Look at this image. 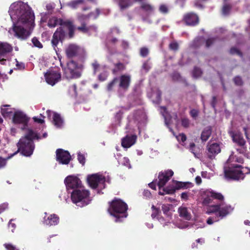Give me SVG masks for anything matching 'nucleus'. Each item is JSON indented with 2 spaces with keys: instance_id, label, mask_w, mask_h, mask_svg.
<instances>
[{
  "instance_id": "f257e3e1",
  "label": "nucleus",
  "mask_w": 250,
  "mask_h": 250,
  "mask_svg": "<svg viewBox=\"0 0 250 250\" xmlns=\"http://www.w3.org/2000/svg\"><path fill=\"white\" fill-rule=\"evenodd\" d=\"M8 12L13 22L9 33L21 40H26L35 25V16L31 9L26 3L17 1L10 5Z\"/></svg>"
},
{
  "instance_id": "f03ea898",
  "label": "nucleus",
  "mask_w": 250,
  "mask_h": 250,
  "mask_svg": "<svg viewBox=\"0 0 250 250\" xmlns=\"http://www.w3.org/2000/svg\"><path fill=\"white\" fill-rule=\"evenodd\" d=\"M199 200L203 206H208L207 213H215L216 216L210 217L207 221L208 225H212L218 222L229 214L233 210V208L224 201V196L211 188H202L199 191Z\"/></svg>"
},
{
  "instance_id": "7ed1b4c3",
  "label": "nucleus",
  "mask_w": 250,
  "mask_h": 250,
  "mask_svg": "<svg viewBox=\"0 0 250 250\" xmlns=\"http://www.w3.org/2000/svg\"><path fill=\"white\" fill-rule=\"evenodd\" d=\"M47 25L50 28H54L57 25H61L54 33L51 42L54 50L57 53L56 49L57 44L65 36V32L63 28H66L68 29L69 37L72 38L73 36L75 27L72 22L70 21H62L55 17H53L49 19Z\"/></svg>"
},
{
  "instance_id": "20e7f679",
  "label": "nucleus",
  "mask_w": 250,
  "mask_h": 250,
  "mask_svg": "<svg viewBox=\"0 0 250 250\" xmlns=\"http://www.w3.org/2000/svg\"><path fill=\"white\" fill-rule=\"evenodd\" d=\"M173 171L171 169H167L159 173L157 186L159 187V194L160 195H163L165 194H171L174 193L176 190L187 188V186L188 184V183L175 180H172L167 187H164V186L170 179V177L173 176Z\"/></svg>"
},
{
  "instance_id": "39448f33",
  "label": "nucleus",
  "mask_w": 250,
  "mask_h": 250,
  "mask_svg": "<svg viewBox=\"0 0 250 250\" xmlns=\"http://www.w3.org/2000/svg\"><path fill=\"white\" fill-rule=\"evenodd\" d=\"M47 134L44 132L41 136L40 134L34 131L32 129H28L25 136L21 138L17 144L19 150L25 156H31L34 150L35 146L33 140H40L47 137Z\"/></svg>"
},
{
  "instance_id": "423d86ee",
  "label": "nucleus",
  "mask_w": 250,
  "mask_h": 250,
  "mask_svg": "<svg viewBox=\"0 0 250 250\" xmlns=\"http://www.w3.org/2000/svg\"><path fill=\"white\" fill-rule=\"evenodd\" d=\"M250 173V169L248 167H244L241 165L232 163L228 168L224 169V176L228 180H243L246 174Z\"/></svg>"
},
{
  "instance_id": "0eeeda50",
  "label": "nucleus",
  "mask_w": 250,
  "mask_h": 250,
  "mask_svg": "<svg viewBox=\"0 0 250 250\" xmlns=\"http://www.w3.org/2000/svg\"><path fill=\"white\" fill-rule=\"evenodd\" d=\"M127 205L120 199H115L109 205L108 209L109 213L114 218L116 222H121L127 216Z\"/></svg>"
},
{
  "instance_id": "6e6552de",
  "label": "nucleus",
  "mask_w": 250,
  "mask_h": 250,
  "mask_svg": "<svg viewBox=\"0 0 250 250\" xmlns=\"http://www.w3.org/2000/svg\"><path fill=\"white\" fill-rule=\"evenodd\" d=\"M71 197L72 202L79 207L87 206L92 200L89 191L83 186L72 191Z\"/></svg>"
},
{
  "instance_id": "1a4fd4ad",
  "label": "nucleus",
  "mask_w": 250,
  "mask_h": 250,
  "mask_svg": "<svg viewBox=\"0 0 250 250\" xmlns=\"http://www.w3.org/2000/svg\"><path fill=\"white\" fill-rule=\"evenodd\" d=\"M87 181L89 186L93 189H97L98 193H102L100 190L105 188V183L109 181V177L102 173H97L88 175Z\"/></svg>"
},
{
  "instance_id": "9d476101",
  "label": "nucleus",
  "mask_w": 250,
  "mask_h": 250,
  "mask_svg": "<svg viewBox=\"0 0 250 250\" xmlns=\"http://www.w3.org/2000/svg\"><path fill=\"white\" fill-rule=\"evenodd\" d=\"M99 9H97L95 12H91L88 14H83L81 15H79L78 19L80 22H81L82 26L78 27V30L84 33H87L89 35L96 33L97 28L95 26H92L87 27L84 22L89 19H96L99 15Z\"/></svg>"
},
{
  "instance_id": "9b49d317",
  "label": "nucleus",
  "mask_w": 250,
  "mask_h": 250,
  "mask_svg": "<svg viewBox=\"0 0 250 250\" xmlns=\"http://www.w3.org/2000/svg\"><path fill=\"white\" fill-rule=\"evenodd\" d=\"M146 120V115L144 111L139 110L135 111L128 117V123L126 126L127 130H135L139 129L140 125Z\"/></svg>"
},
{
  "instance_id": "f8f14e48",
  "label": "nucleus",
  "mask_w": 250,
  "mask_h": 250,
  "mask_svg": "<svg viewBox=\"0 0 250 250\" xmlns=\"http://www.w3.org/2000/svg\"><path fill=\"white\" fill-rule=\"evenodd\" d=\"M29 118L22 111L19 110L14 111L12 116L13 123L22 130L27 131Z\"/></svg>"
},
{
  "instance_id": "ddd939ff",
  "label": "nucleus",
  "mask_w": 250,
  "mask_h": 250,
  "mask_svg": "<svg viewBox=\"0 0 250 250\" xmlns=\"http://www.w3.org/2000/svg\"><path fill=\"white\" fill-rule=\"evenodd\" d=\"M63 75L66 79L77 78L81 76L79 67L73 61L67 62L66 66L63 67Z\"/></svg>"
},
{
  "instance_id": "4468645a",
  "label": "nucleus",
  "mask_w": 250,
  "mask_h": 250,
  "mask_svg": "<svg viewBox=\"0 0 250 250\" xmlns=\"http://www.w3.org/2000/svg\"><path fill=\"white\" fill-rule=\"evenodd\" d=\"M44 77L46 83L53 86L61 80V74L58 68H53L44 74Z\"/></svg>"
},
{
  "instance_id": "2eb2a0df",
  "label": "nucleus",
  "mask_w": 250,
  "mask_h": 250,
  "mask_svg": "<svg viewBox=\"0 0 250 250\" xmlns=\"http://www.w3.org/2000/svg\"><path fill=\"white\" fill-rule=\"evenodd\" d=\"M229 132L233 141L236 143L240 147L239 148H237V150L239 151L240 153L244 155L246 154L248 150L247 147L245 146L246 142L242 135L239 132H234L232 130H229Z\"/></svg>"
},
{
  "instance_id": "dca6fc26",
  "label": "nucleus",
  "mask_w": 250,
  "mask_h": 250,
  "mask_svg": "<svg viewBox=\"0 0 250 250\" xmlns=\"http://www.w3.org/2000/svg\"><path fill=\"white\" fill-rule=\"evenodd\" d=\"M66 189L68 191L74 190L82 186L81 180L76 176L70 175L64 180Z\"/></svg>"
},
{
  "instance_id": "f3484780",
  "label": "nucleus",
  "mask_w": 250,
  "mask_h": 250,
  "mask_svg": "<svg viewBox=\"0 0 250 250\" xmlns=\"http://www.w3.org/2000/svg\"><path fill=\"white\" fill-rule=\"evenodd\" d=\"M56 155L57 161L61 164L67 165L71 160V156L69 152L63 149H57Z\"/></svg>"
},
{
  "instance_id": "a211bd4d",
  "label": "nucleus",
  "mask_w": 250,
  "mask_h": 250,
  "mask_svg": "<svg viewBox=\"0 0 250 250\" xmlns=\"http://www.w3.org/2000/svg\"><path fill=\"white\" fill-rule=\"evenodd\" d=\"M13 50L11 44L6 42H0V63L5 64L7 60L4 58L7 53L10 52Z\"/></svg>"
},
{
  "instance_id": "6ab92c4d",
  "label": "nucleus",
  "mask_w": 250,
  "mask_h": 250,
  "mask_svg": "<svg viewBox=\"0 0 250 250\" xmlns=\"http://www.w3.org/2000/svg\"><path fill=\"white\" fill-rule=\"evenodd\" d=\"M119 89L126 90L130 83L131 76L128 74H124L119 77L116 78Z\"/></svg>"
},
{
  "instance_id": "aec40b11",
  "label": "nucleus",
  "mask_w": 250,
  "mask_h": 250,
  "mask_svg": "<svg viewBox=\"0 0 250 250\" xmlns=\"http://www.w3.org/2000/svg\"><path fill=\"white\" fill-rule=\"evenodd\" d=\"M46 112L48 118L52 120L56 127L61 128L63 126V120L60 114L50 110H47Z\"/></svg>"
},
{
  "instance_id": "412c9836",
  "label": "nucleus",
  "mask_w": 250,
  "mask_h": 250,
  "mask_svg": "<svg viewBox=\"0 0 250 250\" xmlns=\"http://www.w3.org/2000/svg\"><path fill=\"white\" fill-rule=\"evenodd\" d=\"M60 218L55 214L48 215L46 212L44 213L42 223L43 225L48 226H56L59 223Z\"/></svg>"
},
{
  "instance_id": "4be33fe9",
  "label": "nucleus",
  "mask_w": 250,
  "mask_h": 250,
  "mask_svg": "<svg viewBox=\"0 0 250 250\" xmlns=\"http://www.w3.org/2000/svg\"><path fill=\"white\" fill-rule=\"evenodd\" d=\"M136 135L127 134L125 137L122 139V146L126 149L129 148L135 144L136 141Z\"/></svg>"
},
{
  "instance_id": "5701e85b",
  "label": "nucleus",
  "mask_w": 250,
  "mask_h": 250,
  "mask_svg": "<svg viewBox=\"0 0 250 250\" xmlns=\"http://www.w3.org/2000/svg\"><path fill=\"white\" fill-rule=\"evenodd\" d=\"M92 65L95 73L98 71H103L98 76V79L101 81H105L107 79L108 75L107 71L106 70H104L103 66L100 65L96 61L93 62Z\"/></svg>"
},
{
  "instance_id": "b1692460",
  "label": "nucleus",
  "mask_w": 250,
  "mask_h": 250,
  "mask_svg": "<svg viewBox=\"0 0 250 250\" xmlns=\"http://www.w3.org/2000/svg\"><path fill=\"white\" fill-rule=\"evenodd\" d=\"M207 150L209 157L211 158L220 152L221 147L218 143H209L208 146Z\"/></svg>"
},
{
  "instance_id": "393cba45",
  "label": "nucleus",
  "mask_w": 250,
  "mask_h": 250,
  "mask_svg": "<svg viewBox=\"0 0 250 250\" xmlns=\"http://www.w3.org/2000/svg\"><path fill=\"white\" fill-rule=\"evenodd\" d=\"M160 110L161 113L164 118L166 125L169 128V130L171 131V129L169 127V125L173 122L174 121L175 123L176 122V118L172 119L169 115V113L167 112L165 107H161Z\"/></svg>"
},
{
  "instance_id": "a878e982",
  "label": "nucleus",
  "mask_w": 250,
  "mask_h": 250,
  "mask_svg": "<svg viewBox=\"0 0 250 250\" xmlns=\"http://www.w3.org/2000/svg\"><path fill=\"white\" fill-rule=\"evenodd\" d=\"M80 48L76 44H71L66 48L65 52L68 58H72L78 55Z\"/></svg>"
},
{
  "instance_id": "bb28decb",
  "label": "nucleus",
  "mask_w": 250,
  "mask_h": 250,
  "mask_svg": "<svg viewBox=\"0 0 250 250\" xmlns=\"http://www.w3.org/2000/svg\"><path fill=\"white\" fill-rule=\"evenodd\" d=\"M192 210L185 206H181L178 208L180 216L187 220H190L192 218Z\"/></svg>"
},
{
  "instance_id": "cd10ccee",
  "label": "nucleus",
  "mask_w": 250,
  "mask_h": 250,
  "mask_svg": "<svg viewBox=\"0 0 250 250\" xmlns=\"http://www.w3.org/2000/svg\"><path fill=\"white\" fill-rule=\"evenodd\" d=\"M184 21L187 25L193 26L198 23L199 19L196 14L191 13L185 16Z\"/></svg>"
},
{
  "instance_id": "c85d7f7f",
  "label": "nucleus",
  "mask_w": 250,
  "mask_h": 250,
  "mask_svg": "<svg viewBox=\"0 0 250 250\" xmlns=\"http://www.w3.org/2000/svg\"><path fill=\"white\" fill-rule=\"evenodd\" d=\"M152 208H153V213L151 214V216L153 218H157L158 221L164 226L167 225V223L170 222L171 217L168 218L166 217L167 218L165 220L163 217L160 216L159 210L155 208L154 206H152Z\"/></svg>"
},
{
  "instance_id": "c756f323",
  "label": "nucleus",
  "mask_w": 250,
  "mask_h": 250,
  "mask_svg": "<svg viewBox=\"0 0 250 250\" xmlns=\"http://www.w3.org/2000/svg\"><path fill=\"white\" fill-rule=\"evenodd\" d=\"M16 110L10 107L9 105H3L1 108V113L4 117L13 116L14 111Z\"/></svg>"
},
{
  "instance_id": "7c9ffc66",
  "label": "nucleus",
  "mask_w": 250,
  "mask_h": 250,
  "mask_svg": "<svg viewBox=\"0 0 250 250\" xmlns=\"http://www.w3.org/2000/svg\"><path fill=\"white\" fill-rule=\"evenodd\" d=\"M211 133V129L210 126L206 127L202 132L201 139L203 142H206L208 140Z\"/></svg>"
},
{
  "instance_id": "2f4dec72",
  "label": "nucleus",
  "mask_w": 250,
  "mask_h": 250,
  "mask_svg": "<svg viewBox=\"0 0 250 250\" xmlns=\"http://www.w3.org/2000/svg\"><path fill=\"white\" fill-rule=\"evenodd\" d=\"M141 8L143 12L147 16L152 14L154 10V7L147 3H143Z\"/></svg>"
},
{
  "instance_id": "473e14b6",
  "label": "nucleus",
  "mask_w": 250,
  "mask_h": 250,
  "mask_svg": "<svg viewBox=\"0 0 250 250\" xmlns=\"http://www.w3.org/2000/svg\"><path fill=\"white\" fill-rule=\"evenodd\" d=\"M187 147L188 148L189 150L194 155L195 157H199V148L196 147L194 143H190L189 146H187Z\"/></svg>"
},
{
  "instance_id": "72a5a7b5",
  "label": "nucleus",
  "mask_w": 250,
  "mask_h": 250,
  "mask_svg": "<svg viewBox=\"0 0 250 250\" xmlns=\"http://www.w3.org/2000/svg\"><path fill=\"white\" fill-rule=\"evenodd\" d=\"M119 5L121 10H124L132 4V0H118Z\"/></svg>"
},
{
  "instance_id": "f704fd0d",
  "label": "nucleus",
  "mask_w": 250,
  "mask_h": 250,
  "mask_svg": "<svg viewBox=\"0 0 250 250\" xmlns=\"http://www.w3.org/2000/svg\"><path fill=\"white\" fill-rule=\"evenodd\" d=\"M151 98L153 103H158L161 98L160 91L157 90L155 92H153L151 95Z\"/></svg>"
},
{
  "instance_id": "c9c22d12",
  "label": "nucleus",
  "mask_w": 250,
  "mask_h": 250,
  "mask_svg": "<svg viewBox=\"0 0 250 250\" xmlns=\"http://www.w3.org/2000/svg\"><path fill=\"white\" fill-rule=\"evenodd\" d=\"M118 161L119 164L126 167L128 168H131V166L130 164V161L128 158L123 157L118 158Z\"/></svg>"
},
{
  "instance_id": "e433bc0d",
  "label": "nucleus",
  "mask_w": 250,
  "mask_h": 250,
  "mask_svg": "<svg viewBox=\"0 0 250 250\" xmlns=\"http://www.w3.org/2000/svg\"><path fill=\"white\" fill-rule=\"evenodd\" d=\"M19 151V150H18L17 151L15 152V153H13L12 154H11L9 156L6 157V158H3L0 157V168H3V167H4L6 164L7 160L10 159L13 156L16 155Z\"/></svg>"
},
{
  "instance_id": "4c0bfd02",
  "label": "nucleus",
  "mask_w": 250,
  "mask_h": 250,
  "mask_svg": "<svg viewBox=\"0 0 250 250\" xmlns=\"http://www.w3.org/2000/svg\"><path fill=\"white\" fill-rule=\"evenodd\" d=\"M162 210L165 216L168 218L171 217L172 213L170 211L169 205H163L162 207Z\"/></svg>"
},
{
  "instance_id": "58836bf2",
  "label": "nucleus",
  "mask_w": 250,
  "mask_h": 250,
  "mask_svg": "<svg viewBox=\"0 0 250 250\" xmlns=\"http://www.w3.org/2000/svg\"><path fill=\"white\" fill-rule=\"evenodd\" d=\"M85 0H74L68 4V5L72 8H77L80 4L83 3Z\"/></svg>"
},
{
  "instance_id": "ea45409f",
  "label": "nucleus",
  "mask_w": 250,
  "mask_h": 250,
  "mask_svg": "<svg viewBox=\"0 0 250 250\" xmlns=\"http://www.w3.org/2000/svg\"><path fill=\"white\" fill-rule=\"evenodd\" d=\"M228 0H224V5L222 9V13L224 15H227L229 13L230 9V5L227 3Z\"/></svg>"
},
{
  "instance_id": "a19ab883",
  "label": "nucleus",
  "mask_w": 250,
  "mask_h": 250,
  "mask_svg": "<svg viewBox=\"0 0 250 250\" xmlns=\"http://www.w3.org/2000/svg\"><path fill=\"white\" fill-rule=\"evenodd\" d=\"M116 86H118V83L116 78H114L112 82L109 83L107 86V89L108 91L114 90Z\"/></svg>"
},
{
  "instance_id": "79ce46f5",
  "label": "nucleus",
  "mask_w": 250,
  "mask_h": 250,
  "mask_svg": "<svg viewBox=\"0 0 250 250\" xmlns=\"http://www.w3.org/2000/svg\"><path fill=\"white\" fill-rule=\"evenodd\" d=\"M176 138L177 141L180 143H181L183 146L185 145V142L186 140V137L184 134H183V133L179 134L178 135L176 136Z\"/></svg>"
},
{
  "instance_id": "37998d69",
  "label": "nucleus",
  "mask_w": 250,
  "mask_h": 250,
  "mask_svg": "<svg viewBox=\"0 0 250 250\" xmlns=\"http://www.w3.org/2000/svg\"><path fill=\"white\" fill-rule=\"evenodd\" d=\"M3 246L6 250H20L16 246L9 243L4 244Z\"/></svg>"
},
{
  "instance_id": "c03bdc74",
  "label": "nucleus",
  "mask_w": 250,
  "mask_h": 250,
  "mask_svg": "<svg viewBox=\"0 0 250 250\" xmlns=\"http://www.w3.org/2000/svg\"><path fill=\"white\" fill-rule=\"evenodd\" d=\"M69 93L72 97H76L77 95L76 85L75 84H73L69 87Z\"/></svg>"
},
{
  "instance_id": "a18cd8bd",
  "label": "nucleus",
  "mask_w": 250,
  "mask_h": 250,
  "mask_svg": "<svg viewBox=\"0 0 250 250\" xmlns=\"http://www.w3.org/2000/svg\"><path fill=\"white\" fill-rule=\"evenodd\" d=\"M44 116L42 114H40L39 116L34 117L33 118V120L38 123L42 124L44 123Z\"/></svg>"
},
{
  "instance_id": "49530a36",
  "label": "nucleus",
  "mask_w": 250,
  "mask_h": 250,
  "mask_svg": "<svg viewBox=\"0 0 250 250\" xmlns=\"http://www.w3.org/2000/svg\"><path fill=\"white\" fill-rule=\"evenodd\" d=\"M32 42L35 46L39 48L42 47V44L36 38H33L32 40Z\"/></svg>"
},
{
  "instance_id": "de8ad7c7",
  "label": "nucleus",
  "mask_w": 250,
  "mask_h": 250,
  "mask_svg": "<svg viewBox=\"0 0 250 250\" xmlns=\"http://www.w3.org/2000/svg\"><path fill=\"white\" fill-rule=\"evenodd\" d=\"M231 162H237L238 163H242L243 162V160L241 158H235L234 157H230L228 159V163H230Z\"/></svg>"
},
{
  "instance_id": "09e8293b",
  "label": "nucleus",
  "mask_w": 250,
  "mask_h": 250,
  "mask_svg": "<svg viewBox=\"0 0 250 250\" xmlns=\"http://www.w3.org/2000/svg\"><path fill=\"white\" fill-rule=\"evenodd\" d=\"M202 73L201 70L200 68L195 67L193 71V76L194 78H198L201 76Z\"/></svg>"
},
{
  "instance_id": "8fccbe9b",
  "label": "nucleus",
  "mask_w": 250,
  "mask_h": 250,
  "mask_svg": "<svg viewBox=\"0 0 250 250\" xmlns=\"http://www.w3.org/2000/svg\"><path fill=\"white\" fill-rule=\"evenodd\" d=\"M78 160L80 163L83 165L85 163V157L83 155L79 153L78 154Z\"/></svg>"
},
{
  "instance_id": "3c124183",
  "label": "nucleus",
  "mask_w": 250,
  "mask_h": 250,
  "mask_svg": "<svg viewBox=\"0 0 250 250\" xmlns=\"http://www.w3.org/2000/svg\"><path fill=\"white\" fill-rule=\"evenodd\" d=\"M182 125L185 127H187L189 125V121L188 119L186 118H183L182 119Z\"/></svg>"
},
{
  "instance_id": "603ef678",
  "label": "nucleus",
  "mask_w": 250,
  "mask_h": 250,
  "mask_svg": "<svg viewBox=\"0 0 250 250\" xmlns=\"http://www.w3.org/2000/svg\"><path fill=\"white\" fill-rule=\"evenodd\" d=\"M159 10L162 13H167L168 12V8L166 5L162 4L160 6Z\"/></svg>"
},
{
  "instance_id": "864d4df0",
  "label": "nucleus",
  "mask_w": 250,
  "mask_h": 250,
  "mask_svg": "<svg viewBox=\"0 0 250 250\" xmlns=\"http://www.w3.org/2000/svg\"><path fill=\"white\" fill-rule=\"evenodd\" d=\"M148 53V50L146 47L142 48L140 50V54L143 57L146 56Z\"/></svg>"
},
{
  "instance_id": "5fc2aeb1",
  "label": "nucleus",
  "mask_w": 250,
  "mask_h": 250,
  "mask_svg": "<svg viewBox=\"0 0 250 250\" xmlns=\"http://www.w3.org/2000/svg\"><path fill=\"white\" fill-rule=\"evenodd\" d=\"M230 52L232 54H236L239 55L240 56H241L242 55V54L240 52V51L237 48H235V47H233V48H231V49L230 50Z\"/></svg>"
},
{
  "instance_id": "6e6d98bb",
  "label": "nucleus",
  "mask_w": 250,
  "mask_h": 250,
  "mask_svg": "<svg viewBox=\"0 0 250 250\" xmlns=\"http://www.w3.org/2000/svg\"><path fill=\"white\" fill-rule=\"evenodd\" d=\"M48 19V16L46 13L41 14V23L42 24L43 22H45Z\"/></svg>"
},
{
  "instance_id": "4d7b16f0",
  "label": "nucleus",
  "mask_w": 250,
  "mask_h": 250,
  "mask_svg": "<svg viewBox=\"0 0 250 250\" xmlns=\"http://www.w3.org/2000/svg\"><path fill=\"white\" fill-rule=\"evenodd\" d=\"M169 48H170V49L172 50H176L178 49V44L176 42H171L169 44Z\"/></svg>"
},
{
  "instance_id": "13d9d810",
  "label": "nucleus",
  "mask_w": 250,
  "mask_h": 250,
  "mask_svg": "<svg viewBox=\"0 0 250 250\" xmlns=\"http://www.w3.org/2000/svg\"><path fill=\"white\" fill-rule=\"evenodd\" d=\"M7 208V203H4L0 205V214L3 212Z\"/></svg>"
},
{
  "instance_id": "bf43d9fd",
  "label": "nucleus",
  "mask_w": 250,
  "mask_h": 250,
  "mask_svg": "<svg viewBox=\"0 0 250 250\" xmlns=\"http://www.w3.org/2000/svg\"><path fill=\"white\" fill-rule=\"evenodd\" d=\"M234 82L236 85H240L242 83V81L240 77H236L234 79Z\"/></svg>"
},
{
  "instance_id": "052dcab7",
  "label": "nucleus",
  "mask_w": 250,
  "mask_h": 250,
  "mask_svg": "<svg viewBox=\"0 0 250 250\" xmlns=\"http://www.w3.org/2000/svg\"><path fill=\"white\" fill-rule=\"evenodd\" d=\"M177 227L180 229H184L188 227V222L184 223V224H178L176 225Z\"/></svg>"
},
{
  "instance_id": "680f3d73",
  "label": "nucleus",
  "mask_w": 250,
  "mask_h": 250,
  "mask_svg": "<svg viewBox=\"0 0 250 250\" xmlns=\"http://www.w3.org/2000/svg\"><path fill=\"white\" fill-rule=\"evenodd\" d=\"M16 64V66L19 69H23L24 68V64L22 62H20L17 61V60H15Z\"/></svg>"
},
{
  "instance_id": "e2e57ef3",
  "label": "nucleus",
  "mask_w": 250,
  "mask_h": 250,
  "mask_svg": "<svg viewBox=\"0 0 250 250\" xmlns=\"http://www.w3.org/2000/svg\"><path fill=\"white\" fill-rule=\"evenodd\" d=\"M54 8V5L52 3H48L46 5V10L48 11V13H51V11Z\"/></svg>"
},
{
  "instance_id": "0e129e2a",
  "label": "nucleus",
  "mask_w": 250,
  "mask_h": 250,
  "mask_svg": "<svg viewBox=\"0 0 250 250\" xmlns=\"http://www.w3.org/2000/svg\"><path fill=\"white\" fill-rule=\"evenodd\" d=\"M190 114L192 118H196L198 116V112L195 109H192L190 112Z\"/></svg>"
},
{
  "instance_id": "69168bd1",
  "label": "nucleus",
  "mask_w": 250,
  "mask_h": 250,
  "mask_svg": "<svg viewBox=\"0 0 250 250\" xmlns=\"http://www.w3.org/2000/svg\"><path fill=\"white\" fill-rule=\"evenodd\" d=\"M194 225L197 228H202L205 226V224L202 222L196 221L195 222Z\"/></svg>"
},
{
  "instance_id": "338daca9",
  "label": "nucleus",
  "mask_w": 250,
  "mask_h": 250,
  "mask_svg": "<svg viewBox=\"0 0 250 250\" xmlns=\"http://www.w3.org/2000/svg\"><path fill=\"white\" fill-rule=\"evenodd\" d=\"M201 175L203 178L207 179H210L211 177V174L210 173H208L207 171H203Z\"/></svg>"
},
{
  "instance_id": "774afa93",
  "label": "nucleus",
  "mask_w": 250,
  "mask_h": 250,
  "mask_svg": "<svg viewBox=\"0 0 250 250\" xmlns=\"http://www.w3.org/2000/svg\"><path fill=\"white\" fill-rule=\"evenodd\" d=\"M214 40L212 38H209L208 40H207L206 41V46L208 47H209L211 45V44L213 42Z\"/></svg>"
}]
</instances>
